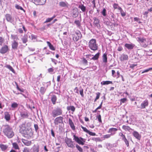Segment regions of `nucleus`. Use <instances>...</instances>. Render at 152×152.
I'll return each instance as SVG.
<instances>
[{"mask_svg":"<svg viewBox=\"0 0 152 152\" xmlns=\"http://www.w3.org/2000/svg\"><path fill=\"white\" fill-rule=\"evenodd\" d=\"M2 130L4 134L8 138H12L14 135V133L12 128L8 125H3Z\"/></svg>","mask_w":152,"mask_h":152,"instance_id":"f257e3e1","label":"nucleus"},{"mask_svg":"<svg viewBox=\"0 0 152 152\" xmlns=\"http://www.w3.org/2000/svg\"><path fill=\"white\" fill-rule=\"evenodd\" d=\"M88 46L93 51L97 50L98 47L96 40L94 39H92L90 40L88 43Z\"/></svg>","mask_w":152,"mask_h":152,"instance_id":"f03ea898","label":"nucleus"},{"mask_svg":"<svg viewBox=\"0 0 152 152\" xmlns=\"http://www.w3.org/2000/svg\"><path fill=\"white\" fill-rule=\"evenodd\" d=\"M22 134L24 137L28 139H30L33 135V132L31 128H28L26 129V131Z\"/></svg>","mask_w":152,"mask_h":152,"instance_id":"7ed1b4c3","label":"nucleus"},{"mask_svg":"<svg viewBox=\"0 0 152 152\" xmlns=\"http://www.w3.org/2000/svg\"><path fill=\"white\" fill-rule=\"evenodd\" d=\"M62 109L59 107H57L53 110L52 112V115L55 118L56 116L61 115L62 114Z\"/></svg>","mask_w":152,"mask_h":152,"instance_id":"20e7f679","label":"nucleus"},{"mask_svg":"<svg viewBox=\"0 0 152 152\" xmlns=\"http://www.w3.org/2000/svg\"><path fill=\"white\" fill-rule=\"evenodd\" d=\"M73 140L78 144L83 145L84 144V142H85L84 139L82 137H78L75 135H73Z\"/></svg>","mask_w":152,"mask_h":152,"instance_id":"39448f33","label":"nucleus"},{"mask_svg":"<svg viewBox=\"0 0 152 152\" xmlns=\"http://www.w3.org/2000/svg\"><path fill=\"white\" fill-rule=\"evenodd\" d=\"M82 36L81 32L80 31L76 32L74 34L73 37V39L75 42H77L81 38Z\"/></svg>","mask_w":152,"mask_h":152,"instance_id":"423d86ee","label":"nucleus"},{"mask_svg":"<svg viewBox=\"0 0 152 152\" xmlns=\"http://www.w3.org/2000/svg\"><path fill=\"white\" fill-rule=\"evenodd\" d=\"M65 142L68 147L72 148L75 147L73 142L71 139L67 138L66 139Z\"/></svg>","mask_w":152,"mask_h":152,"instance_id":"0eeeda50","label":"nucleus"},{"mask_svg":"<svg viewBox=\"0 0 152 152\" xmlns=\"http://www.w3.org/2000/svg\"><path fill=\"white\" fill-rule=\"evenodd\" d=\"M63 118L62 117L60 116L56 118L54 121V123L55 125H57L63 122Z\"/></svg>","mask_w":152,"mask_h":152,"instance_id":"6e6552de","label":"nucleus"},{"mask_svg":"<svg viewBox=\"0 0 152 152\" xmlns=\"http://www.w3.org/2000/svg\"><path fill=\"white\" fill-rule=\"evenodd\" d=\"M20 132L21 134L23 133L24 132L26 131V125L24 124H23L20 125Z\"/></svg>","mask_w":152,"mask_h":152,"instance_id":"1a4fd4ad","label":"nucleus"},{"mask_svg":"<svg viewBox=\"0 0 152 152\" xmlns=\"http://www.w3.org/2000/svg\"><path fill=\"white\" fill-rule=\"evenodd\" d=\"M8 46L7 45H5L2 47L0 50V53L2 54L6 53L8 50Z\"/></svg>","mask_w":152,"mask_h":152,"instance_id":"9d476101","label":"nucleus"},{"mask_svg":"<svg viewBox=\"0 0 152 152\" xmlns=\"http://www.w3.org/2000/svg\"><path fill=\"white\" fill-rule=\"evenodd\" d=\"M117 130L118 129L117 128H112L109 129L108 132L110 133L112 136L113 135L116 133Z\"/></svg>","mask_w":152,"mask_h":152,"instance_id":"9b49d317","label":"nucleus"},{"mask_svg":"<svg viewBox=\"0 0 152 152\" xmlns=\"http://www.w3.org/2000/svg\"><path fill=\"white\" fill-rule=\"evenodd\" d=\"M138 41L142 43V45L144 47H146L147 46V44H143V43L146 42V39L143 38L138 37Z\"/></svg>","mask_w":152,"mask_h":152,"instance_id":"f8f14e48","label":"nucleus"},{"mask_svg":"<svg viewBox=\"0 0 152 152\" xmlns=\"http://www.w3.org/2000/svg\"><path fill=\"white\" fill-rule=\"evenodd\" d=\"M5 17L7 20L8 22L12 23L13 21V18H12V16L10 14H7L5 15Z\"/></svg>","mask_w":152,"mask_h":152,"instance_id":"ddd939ff","label":"nucleus"},{"mask_svg":"<svg viewBox=\"0 0 152 152\" xmlns=\"http://www.w3.org/2000/svg\"><path fill=\"white\" fill-rule=\"evenodd\" d=\"M134 136L137 139L140 140L141 137V135L137 131H134L132 133Z\"/></svg>","mask_w":152,"mask_h":152,"instance_id":"4468645a","label":"nucleus"},{"mask_svg":"<svg viewBox=\"0 0 152 152\" xmlns=\"http://www.w3.org/2000/svg\"><path fill=\"white\" fill-rule=\"evenodd\" d=\"M148 102L147 100H145L141 104V108L144 109L148 105Z\"/></svg>","mask_w":152,"mask_h":152,"instance_id":"2eb2a0df","label":"nucleus"},{"mask_svg":"<svg viewBox=\"0 0 152 152\" xmlns=\"http://www.w3.org/2000/svg\"><path fill=\"white\" fill-rule=\"evenodd\" d=\"M22 141L25 145L27 146H29L31 144V141H28L24 139H22Z\"/></svg>","mask_w":152,"mask_h":152,"instance_id":"dca6fc26","label":"nucleus"},{"mask_svg":"<svg viewBox=\"0 0 152 152\" xmlns=\"http://www.w3.org/2000/svg\"><path fill=\"white\" fill-rule=\"evenodd\" d=\"M94 23L95 25L98 28L100 27V26L99 24V20L96 18H94Z\"/></svg>","mask_w":152,"mask_h":152,"instance_id":"f3484780","label":"nucleus"},{"mask_svg":"<svg viewBox=\"0 0 152 152\" xmlns=\"http://www.w3.org/2000/svg\"><path fill=\"white\" fill-rule=\"evenodd\" d=\"M122 129L124 130L125 131H128L129 132H131V131L133 130L130 127L128 126L123 125L122 126Z\"/></svg>","mask_w":152,"mask_h":152,"instance_id":"a211bd4d","label":"nucleus"},{"mask_svg":"<svg viewBox=\"0 0 152 152\" xmlns=\"http://www.w3.org/2000/svg\"><path fill=\"white\" fill-rule=\"evenodd\" d=\"M128 49H132L134 46V45L132 44L126 43L124 45Z\"/></svg>","mask_w":152,"mask_h":152,"instance_id":"6ab92c4d","label":"nucleus"},{"mask_svg":"<svg viewBox=\"0 0 152 152\" xmlns=\"http://www.w3.org/2000/svg\"><path fill=\"white\" fill-rule=\"evenodd\" d=\"M128 59V56L126 55L122 54L120 58V60L121 61H123L124 60H127Z\"/></svg>","mask_w":152,"mask_h":152,"instance_id":"aec40b11","label":"nucleus"},{"mask_svg":"<svg viewBox=\"0 0 152 152\" xmlns=\"http://www.w3.org/2000/svg\"><path fill=\"white\" fill-rule=\"evenodd\" d=\"M39 147L38 145H34L33 147V152H39Z\"/></svg>","mask_w":152,"mask_h":152,"instance_id":"412c9836","label":"nucleus"},{"mask_svg":"<svg viewBox=\"0 0 152 152\" xmlns=\"http://www.w3.org/2000/svg\"><path fill=\"white\" fill-rule=\"evenodd\" d=\"M8 146L7 145H4L3 144H0V148L2 151H5L8 148Z\"/></svg>","mask_w":152,"mask_h":152,"instance_id":"4be33fe9","label":"nucleus"},{"mask_svg":"<svg viewBox=\"0 0 152 152\" xmlns=\"http://www.w3.org/2000/svg\"><path fill=\"white\" fill-rule=\"evenodd\" d=\"M102 59L103 62L104 63H106L107 62V54L106 53H104L102 56Z\"/></svg>","mask_w":152,"mask_h":152,"instance_id":"5701e85b","label":"nucleus"},{"mask_svg":"<svg viewBox=\"0 0 152 152\" xmlns=\"http://www.w3.org/2000/svg\"><path fill=\"white\" fill-rule=\"evenodd\" d=\"M69 124L71 127L72 128V129L73 130H74L75 129V126L74 125V123L72 121V120L69 118Z\"/></svg>","mask_w":152,"mask_h":152,"instance_id":"b1692460","label":"nucleus"},{"mask_svg":"<svg viewBox=\"0 0 152 152\" xmlns=\"http://www.w3.org/2000/svg\"><path fill=\"white\" fill-rule=\"evenodd\" d=\"M18 45V43L15 40H14L12 44V48L14 49H16L17 48Z\"/></svg>","mask_w":152,"mask_h":152,"instance_id":"393cba45","label":"nucleus"},{"mask_svg":"<svg viewBox=\"0 0 152 152\" xmlns=\"http://www.w3.org/2000/svg\"><path fill=\"white\" fill-rule=\"evenodd\" d=\"M4 118L7 121H9L10 119V115L8 112H5Z\"/></svg>","mask_w":152,"mask_h":152,"instance_id":"a878e982","label":"nucleus"},{"mask_svg":"<svg viewBox=\"0 0 152 152\" xmlns=\"http://www.w3.org/2000/svg\"><path fill=\"white\" fill-rule=\"evenodd\" d=\"M59 5L60 6L62 7H67L68 6V3L66 2L61 1L59 2Z\"/></svg>","mask_w":152,"mask_h":152,"instance_id":"bb28decb","label":"nucleus"},{"mask_svg":"<svg viewBox=\"0 0 152 152\" xmlns=\"http://www.w3.org/2000/svg\"><path fill=\"white\" fill-rule=\"evenodd\" d=\"M18 106V104L17 103L14 102L11 105V107L12 108V110H13L17 108Z\"/></svg>","mask_w":152,"mask_h":152,"instance_id":"cd10ccee","label":"nucleus"},{"mask_svg":"<svg viewBox=\"0 0 152 152\" xmlns=\"http://www.w3.org/2000/svg\"><path fill=\"white\" fill-rule=\"evenodd\" d=\"M47 44L49 46L50 49V50H55V48L53 47V45H52L49 42L47 41Z\"/></svg>","mask_w":152,"mask_h":152,"instance_id":"c85d7f7f","label":"nucleus"},{"mask_svg":"<svg viewBox=\"0 0 152 152\" xmlns=\"http://www.w3.org/2000/svg\"><path fill=\"white\" fill-rule=\"evenodd\" d=\"M5 67L9 69L10 71H11L13 73H15V72L13 68L10 65H7Z\"/></svg>","mask_w":152,"mask_h":152,"instance_id":"c756f323","label":"nucleus"},{"mask_svg":"<svg viewBox=\"0 0 152 152\" xmlns=\"http://www.w3.org/2000/svg\"><path fill=\"white\" fill-rule=\"evenodd\" d=\"M112 83V82L110 81H102L101 83V84L102 85H108Z\"/></svg>","mask_w":152,"mask_h":152,"instance_id":"7c9ffc66","label":"nucleus"},{"mask_svg":"<svg viewBox=\"0 0 152 152\" xmlns=\"http://www.w3.org/2000/svg\"><path fill=\"white\" fill-rule=\"evenodd\" d=\"M75 107L73 106H68L67 107V109L68 110H71L73 112L75 111Z\"/></svg>","mask_w":152,"mask_h":152,"instance_id":"2f4dec72","label":"nucleus"},{"mask_svg":"<svg viewBox=\"0 0 152 152\" xmlns=\"http://www.w3.org/2000/svg\"><path fill=\"white\" fill-rule=\"evenodd\" d=\"M99 53H96L95 56H94L91 58L92 59L95 60H97L99 57Z\"/></svg>","mask_w":152,"mask_h":152,"instance_id":"473e14b6","label":"nucleus"},{"mask_svg":"<svg viewBox=\"0 0 152 152\" xmlns=\"http://www.w3.org/2000/svg\"><path fill=\"white\" fill-rule=\"evenodd\" d=\"M46 90V88L42 87L40 88V92L42 94H44Z\"/></svg>","mask_w":152,"mask_h":152,"instance_id":"72a5a7b5","label":"nucleus"},{"mask_svg":"<svg viewBox=\"0 0 152 152\" xmlns=\"http://www.w3.org/2000/svg\"><path fill=\"white\" fill-rule=\"evenodd\" d=\"M13 148L15 149H19V147L18 144L15 142H14L12 143Z\"/></svg>","mask_w":152,"mask_h":152,"instance_id":"f704fd0d","label":"nucleus"},{"mask_svg":"<svg viewBox=\"0 0 152 152\" xmlns=\"http://www.w3.org/2000/svg\"><path fill=\"white\" fill-rule=\"evenodd\" d=\"M96 97L94 100V102H96L97 99H99L100 95V93L99 92H98L96 93Z\"/></svg>","mask_w":152,"mask_h":152,"instance_id":"c9c22d12","label":"nucleus"},{"mask_svg":"<svg viewBox=\"0 0 152 152\" xmlns=\"http://www.w3.org/2000/svg\"><path fill=\"white\" fill-rule=\"evenodd\" d=\"M20 115L23 118H25L28 116V114L26 112H22L20 113Z\"/></svg>","mask_w":152,"mask_h":152,"instance_id":"e433bc0d","label":"nucleus"},{"mask_svg":"<svg viewBox=\"0 0 152 152\" xmlns=\"http://www.w3.org/2000/svg\"><path fill=\"white\" fill-rule=\"evenodd\" d=\"M56 99V97L55 95L53 96L51 98V101L54 104H55Z\"/></svg>","mask_w":152,"mask_h":152,"instance_id":"4c0bfd02","label":"nucleus"},{"mask_svg":"<svg viewBox=\"0 0 152 152\" xmlns=\"http://www.w3.org/2000/svg\"><path fill=\"white\" fill-rule=\"evenodd\" d=\"M22 40L23 43H26L27 41V36L25 35L23 38H22Z\"/></svg>","mask_w":152,"mask_h":152,"instance_id":"58836bf2","label":"nucleus"},{"mask_svg":"<svg viewBox=\"0 0 152 152\" xmlns=\"http://www.w3.org/2000/svg\"><path fill=\"white\" fill-rule=\"evenodd\" d=\"M79 7L83 12H85L86 10V7L83 5H82L79 6Z\"/></svg>","mask_w":152,"mask_h":152,"instance_id":"ea45409f","label":"nucleus"},{"mask_svg":"<svg viewBox=\"0 0 152 152\" xmlns=\"http://www.w3.org/2000/svg\"><path fill=\"white\" fill-rule=\"evenodd\" d=\"M111 136L112 135H111L110 134H107L103 135V137L104 138V139H107L110 138Z\"/></svg>","mask_w":152,"mask_h":152,"instance_id":"a19ab883","label":"nucleus"},{"mask_svg":"<svg viewBox=\"0 0 152 152\" xmlns=\"http://www.w3.org/2000/svg\"><path fill=\"white\" fill-rule=\"evenodd\" d=\"M83 91V89L82 88H80V94L83 97H84V96Z\"/></svg>","mask_w":152,"mask_h":152,"instance_id":"79ce46f5","label":"nucleus"},{"mask_svg":"<svg viewBox=\"0 0 152 152\" xmlns=\"http://www.w3.org/2000/svg\"><path fill=\"white\" fill-rule=\"evenodd\" d=\"M119 135L122 137V140H123L126 138L125 135L123 134L121 132H120L119 133Z\"/></svg>","mask_w":152,"mask_h":152,"instance_id":"37998d69","label":"nucleus"},{"mask_svg":"<svg viewBox=\"0 0 152 152\" xmlns=\"http://www.w3.org/2000/svg\"><path fill=\"white\" fill-rule=\"evenodd\" d=\"M15 7L17 9L24 11L23 8L18 5L16 4L15 6Z\"/></svg>","mask_w":152,"mask_h":152,"instance_id":"c03bdc74","label":"nucleus"},{"mask_svg":"<svg viewBox=\"0 0 152 152\" xmlns=\"http://www.w3.org/2000/svg\"><path fill=\"white\" fill-rule=\"evenodd\" d=\"M81 127L82 128V129H83V131L84 132L88 133L89 131L88 130L86 129V128L85 127H83L82 126H81Z\"/></svg>","mask_w":152,"mask_h":152,"instance_id":"a18cd8bd","label":"nucleus"},{"mask_svg":"<svg viewBox=\"0 0 152 152\" xmlns=\"http://www.w3.org/2000/svg\"><path fill=\"white\" fill-rule=\"evenodd\" d=\"M76 148H77V150L80 152H82L83 151V149L79 145H78L77 144L76 145Z\"/></svg>","mask_w":152,"mask_h":152,"instance_id":"49530a36","label":"nucleus"},{"mask_svg":"<svg viewBox=\"0 0 152 152\" xmlns=\"http://www.w3.org/2000/svg\"><path fill=\"white\" fill-rule=\"evenodd\" d=\"M53 71L54 69L53 68H50L48 69V72L51 74H53L55 73V72H53Z\"/></svg>","mask_w":152,"mask_h":152,"instance_id":"de8ad7c7","label":"nucleus"},{"mask_svg":"<svg viewBox=\"0 0 152 152\" xmlns=\"http://www.w3.org/2000/svg\"><path fill=\"white\" fill-rule=\"evenodd\" d=\"M23 152H30V149L27 147L24 148Z\"/></svg>","mask_w":152,"mask_h":152,"instance_id":"09e8293b","label":"nucleus"},{"mask_svg":"<svg viewBox=\"0 0 152 152\" xmlns=\"http://www.w3.org/2000/svg\"><path fill=\"white\" fill-rule=\"evenodd\" d=\"M96 118L98 119V121L100 123L102 122V121L101 120V115L99 114L96 116Z\"/></svg>","mask_w":152,"mask_h":152,"instance_id":"8fccbe9b","label":"nucleus"},{"mask_svg":"<svg viewBox=\"0 0 152 152\" xmlns=\"http://www.w3.org/2000/svg\"><path fill=\"white\" fill-rule=\"evenodd\" d=\"M101 13L103 16L105 17L106 16V10L105 8L103 9Z\"/></svg>","mask_w":152,"mask_h":152,"instance_id":"3c124183","label":"nucleus"},{"mask_svg":"<svg viewBox=\"0 0 152 152\" xmlns=\"http://www.w3.org/2000/svg\"><path fill=\"white\" fill-rule=\"evenodd\" d=\"M75 23L77 26L79 27L80 25V22L79 20H75Z\"/></svg>","mask_w":152,"mask_h":152,"instance_id":"603ef678","label":"nucleus"},{"mask_svg":"<svg viewBox=\"0 0 152 152\" xmlns=\"http://www.w3.org/2000/svg\"><path fill=\"white\" fill-rule=\"evenodd\" d=\"M152 70V67L149 68L148 69H147L145 70H143L142 72V73L143 74L144 73L147 72H148L149 71Z\"/></svg>","mask_w":152,"mask_h":152,"instance_id":"864d4df0","label":"nucleus"},{"mask_svg":"<svg viewBox=\"0 0 152 152\" xmlns=\"http://www.w3.org/2000/svg\"><path fill=\"white\" fill-rule=\"evenodd\" d=\"M4 39L2 37H0V45H2V43L4 42Z\"/></svg>","mask_w":152,"mask_h":152,"instance_id":"5fc2aeb1","label":"nucleus"},{"mask_svg":"<svg viewBox=\"0 0 152 152\" xmlns=\"http://www.w3.org/2000/svg\"><path fill=\"white\" fill-rule=\"evenodd\" d=\"M52 19L51 18H47L45 21V22L44 23H47L48 22H50L52 20Z\"/></svg>","mask_w":152,"mask_h":152,"instance_id":"6e6d98bb","label":"nucleus"},{"mask_svg":"<svg viewBox=\"0 0 152 152\" xmlns=\"http://www.w3.org/2000/svg\"><path fill=\"white\" fill-rule=\"evenodd\" d=\"M92 140L96 142L99 141L100 140L99 138L93 137L92 138Z\"/></svg>","mask_w":152,"mask_h":152,"instance_id":"4d7b16f0","label":"nucleus"},{"mask_svg":"<svg viewBox=\"0 0 152 152\" xmlns=\"http://www.w3.org/2000/svg\"><path fill=\"white\" fill-rule=\"evenodd\" d=\"M123 141L124 142H125V143L126 144V145L128 147L129 146V142L128 141V140H127V139H126V138L124 140H123Z\"/></svg>","mask_w":152,"mask_h":152,"instance_id":"13d9d810","label":"nucleus"},{"mask_svg":"<svg viewBox=\"0 0 152 152\" xmlns=\"http://www.w3.org/2000/svg\"><path fill=\"white\" fill-rule=\"evenodd\" d=\"M11 36L12 39H14V40H15V39H16L18 38L17 37L16 35H12Z\"/></svg>","mask_w":152,"mask_h":152,"instance_id":"bf43d9fd","label":"nucleus"},{"mask_svg":"<svg viewBox=\"0 0 152 152\" xmlns=\"http://www.w3.org/2000/svg\"><path fill=\"white\" fill-rule=\"evenodd\" d=\"M88 134L90 135L95 136L96 135V133L89 131Z\"/></svg>","mask_w":152,"mask_h":152,"instance_id":"052dcab7","label":"nucleus"},{"mask_svg":"<svg viewBox=\"0 0 152 152\" xmlns=\"http://www.w3.org/2000/svg\"><path fill=\"white\" fill-rule=\"evenodd\" d=\"M115 71L114 70H112V76L114 77H116V75H115Z\"/></svg>","mask_w":152,"mask_h":152,"instance_id":"680f3d73","label":"nucleus"},{"mask_svg":"<svg viewBox=\"0 0 152 152\" xmlns=\"http://www.w3.org/2000/svg\"><path fill=\"white\" fill-rule=\"evenodd\" d=\"M120 13L121 14V16L123 17H124L126 15V13L123 11V10H122L121 11H120Z\"/></svg>","mask_w":152,"mask_h":152,"instance_id":"e2e57ef3","label":"nucleus"},{"mask_svg":"<svg viewBox=\"0 0 152 152\" xmlns=\"http://www.w3.org/2000/svg\"><path fill=\"white\" fill-rule=\"evenodd\" d=\"M127 100L126 98H124L121 99V102L123 103L125 102Z\"/></svg>","mask_w":152,"mask_h":152,"instance_id":"0e129e2a","label":"nucleus"},{"mask_svg":"<svg viewBox=\"0 0 152 152\" xmlns=\"http://www.w3.org/2000/svg\"><path fill=\"white\" fill-rule=\"evenodd\" d=\"M45 83L47 84L46 88H47L48 86L50 85V82L46 83H43V85H45Z\"/></svg>","mask_w":152,"mask_h":152,"instance_id":"69168bd1","label":"nucleus"},{"mask_svg":"<svg viewBox=\"0 0 152 152\" xmlns=\"http://www.w3.org/2000/svg\"><path fill=\"white\" fill-rule=\"evenodd\" d=\"M118 6V5L117 4L115 3L113 5V7L114 9H117Z\"/></svg>","mask_w":152,"mask_h":152,"instance_id":"338daca9","label":"nucleus"},{"mask_svg":"<svg viewBox=\"0 0 152 152\" xmlns=\"http://www.w3.org/2000/svg\"><path fill=\"white\" fill-rule=\"evenodd\" d=\"M83 64H87L88 61H87L85 58H83Z\"/></svg>","mask_w":152,"mask_h":152,"instance_id":"774afa93","label":"nucleus"}]
</instances>
